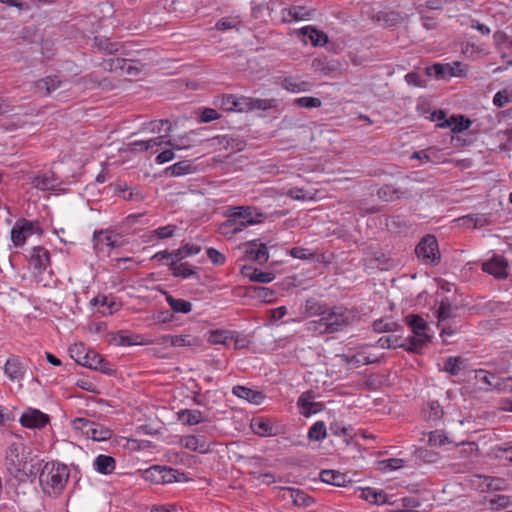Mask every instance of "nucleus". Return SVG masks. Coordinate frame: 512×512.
Listing matches in <instances>:
<instances>
[{
  "label": "nucleus",
  "instance_id": "obj_1",
  "mask_svg": "<svg viewBox=\"0 0 512 512\" xmlns=\"http://www.w3.org/2000/svg\"><path fill=\"white\" fill-rule=\"evenodd\" d=\"M70 477L67 465L59 462H47L41 469L39 482L45 494L57 497L64 491Z\"/></svg>",
  "mask_w": 512,
  "mask_h": 512
},
{
  "label": "nucleus",
  "instance_id": "obj_2",
  "mask_svg": "<svg viewBox=\"0 0 512 512\" xmlns=\"http://www.w3.org/2000/svg\"><path fill=\"white\" fill-rule=\"evenodd\" d=\"M354 314L347 308L334 307L323 312L319 319L307 323V329L318 334L334 333L351 323Z\"/></svg>",
  "mask_w": 512,
  "mask_h": 512
},
{
  "label": "nucleus",
  "instance_id": "obj_3",
  "mask_svg": "<svg viewBox=\"0 0 512 512\" xmlns=\"http://www.w3.org/2000/svg\"><path fill=\"white\" fill-rule=\"evenodd\" d=\"M224 215L227 220L219 225L218 231L224 236H232L241 232L248 225L256 223L253 216V210L250 206L228 207Z\"/></svg>",
  "mask_w": 512,
  "mask_h": 512
},
{
  "label": "nucleus",
  "instance_id": "obj_4",
  "mask_svg": "<svg viewBox=\"0 0 512 512\" xmlns=\"http://www.w3.org/2000/svg\"><path fill=\"white\" fill-rule=\"evenodd\" d=\"M405 322L412 332V336L405 339L407 350L419 351L430 340L428 324L422 317L413 314L407 315Z\"/></svg>",
  "mask_w": 512,
  "mask_h": 512
},
{
  "label": "nucleus",
  "instance_id": "obj_5",
  "mask_svg": "<svg viewBox=\"0 0 512 512\" xmlns=\"http://www.w3.org/2000/svg\"><path fill=\"white\" fill-rule=\"evenodd\" d=\"M418 259L424 264L436 265L440 262V251L435 236L426 235L415 249Z\"/></svg>",
  "mask_w": 512,
  "mask_h": 512
},
{
  "label": "nucleus",
  "instance_id": "obj_6",
  "mask_svg": "<svg viewBox=\"0 0 512 512\" xmlns=\"http://www.w3.org/2000/svg\"><path fill=\"white\" fill-rule=\"evenodd\" d=\"M429 76L437 79H447L451 77H464L467 75L468 66L463 62L453 63H435L426 69Z\"/></svg>",
  "mask_w": 512,
  "mask_h": 512
},
{
  "label": "nucleus",
  "instance_id": "obj_7",
  "mask_svg": "<svg viewBox=\"0 0 512 512\" xmlns=\"http://www.w3.org/2000/svg\"><path fill=\"white\" fill-rule=\"evenodd\" d=\"M122 236L111 230H96L93 233V246L97 252H103L105 248H118L123 245Z\"/></svg>",
  "mask_w": 512,
  "mask_h": 512
},
{
  "label": "nucleus",
  "instance_id": "obj_8",
  "mask_svg": "<svg viewBox=\"0 0 512 512\" xmlns=\"http://www.w3.org/2000/svg\"><path fill=\"white\" fill-rule=\"evenodd\" d=\"M342 357L347 364L353 367L368 365L378 361V357L369 352L368 346H360L355 350H348Z\"/></svg>",
  "mask_w": 512,
  "mask_h": 512
},
{
  "label": "nucleus",
  "instance_id": "obj_9",
  "mask_svg": "<svg viewBox=\"0 0 512 512\" xmlns=\"http://www.w3.org/2000/svg\"><path fill=\"white\" fill-rule=\"evenodd\" d=\"M136 61L131 58H112L105 60L103 63V67L105 70H109L111 72L120 71L123 74L136 76L140 72V68L135 65Z\"/></svg>",
  "mask_w": 512,
  "mask_h": 512
},
{
  "label": "nucleus",
  "instance_id": "obj_10",
  "mask_svg": "<svg viewBox=\"0 0 512 512\" xmlns=\"http://www.w3.org/2000/svg\"><path fill=\"white\" fill-rule=\"evenodd\" d=\"M50 421L47 414L35 408H27L20 416V424L29 429H41Z\"/></svg>",
  "mask_w": 512,
  "mask_h": 512
},
{
  "label": "nucleus",
  "instance_id": "obj_11",
  "mask_svg": "<svg viewBox=\"0 0 512 512\" xmlns=\"http://www.w3.org/2000/svg\"><path fill=\"white\" fill-rule=\"evenodd\" d=\"M299 413L304 417H310L322 411L323 404L314 401V395L311 391L302 393L297 400Z\"/></svg>",
  "mask_w": 512,
  "mask_h": 512
},
{
  "label": "nucleus",
  "instance_id": "obj_12",
  "mask_svg": "<svg viewBox=\"0 0 512 512\" xmlns=\"http://www.w3.org/2000/svg\"><path fill=\"white\" fill-rule=\"evenodd\" d=\"M29 261L35 271L42 273L50 265V253L42 246H35L32 248Z\"/></svg>",
  "mask_w": 512,
  "mask_h": 512
},
{
  "label": "nucleus",
  "instance_id": "obj_13",
  "mask_svg": "<svg viewBox=\"0 0 512 512\" xmlns=\"http://www.w3.org/2000/svg\"><path fill=\"white\" fill-rule=\"evenodd\" d=\"M484 272L493 275L498 279L507 277V262L502 256L495 255L482 264Z\"/></svg>",
  "mask_w": 512,
  "mask_h": 512
},
{
  "label": "nucleus",
  "instance_id": "obj_14",
  "mask_svg": "<svg viewBox=\"0 0 512 512\" xmlns=\"http://www.w3.org/2000/svg\"><path fill=\"white\" fill-rule=\"evenodd\" d=\"M91 305L96 306L102 315H112L121 308V304L112 296L98 295L90 301Z\"/></svg>",
  "mask_w": 512,
  "mask_h": 512
},
{
  "label": "nucleus",
  "instance_id": "obj_15",
  "mask_svg": "<svg viewBox=\"0 0 512 512\" xmlns=\"http://www.w3.org/2000/svg\"><path fill=\"white\" fill-rule=\"evenodd\" d=\"M94 47H96L99 52L106 55H112L115 53L128 55V53L123 49V45L118 42H113L110 38L105 36H96L94 38Z\"/></svg>",
  "mask_w": 512,
  "mask_h": 512
},
{
  "label": "nucleus",
  "instance_id": "obj_16",
  "mask_svg": "<svg viewBox=\"0 0 512 512\" xmlns=\"http://www.w3.org/2000/svg\"><path fill=\"white\" fill-rule=\"evenodd\" d=\"M25 367L18 357L12 356L7 359L4 366V373L11 381H20L25 376Z\"/></svg>",
  "mask_w": 512,
  "mask_h": 512
},
{
  "label": "nucleus",
  "instance_id": "obj_17",
  "mask_svg": "<svg viewBox=\"0 0 512 512\" xmlns=\"http://www.w3.org/2000/svg\"><path fill=\"white\" fill-rule=\"evenodd\" d=\"M181 445L193 452L206 453L210 449V444L203 436L188 435L181 439Z\"/></svg>",
  "mask_w": 512,
  "mask_h": 512
},
{
  "label": "nucleus",
  "instance_id": "obj_18",
  "mask_svg": "<svg viewBox=\"0 0 512 512\" xmlns=\"http://www.w3.org/2000/svg\"><path fill=\"white\" fill-rule=\"evenodd\" d=\"M359 498L374 505H383L388 502L387 494L383 490L372 487L361 488Z\"/></svg>",
  "mask_w": 512,
  "mask_h": 512
},
{
  "label": "nucleus",
  "instance_id": "obj_19",
  "mask_svg": "<svg viewBox=\"0 0 512 512\" xmlns=\"http://www.w3.org/2000/svg\"><path fill=\"white\" fill-rule=\"evenodd\" d=\"M283 20L287 22L309 20L313 16V11L304 6H292L282 11Z\"/></svg>",
  "mask_w": 512,
  "mask_h": 512
},
{
  "label": "nucleus",
  "instance_id": "obj_20",
  "mask_svg": "<svg viewBox=\"0 0 512 512\" xmlns=\"http://www.w3.org/2000/svg\"><path fill=\"white\" fill-rule=\"evenodd\" d=\"M178 420L188 426L202 423L205 420L204 414L196 409H182L177 412Z\"/></svg>",
  "mask_w": 512,
  "mask_h": 512
},
{
  "label": "nucleus",
  "instance_id": "obj_21",
  "mask_svg": "<svg viewBox=\"0 0 512 512\" xmlns=\"http://www.w3.org/2000/svg\"><path fill=\"white\" fill-rule=\"evenodd\" d=\"M287 493H289V497L291 498L294 505L299 507H310L314 504V499L307 494L306 492L293 488V487H287L283 489Z\"/></svg>",
  "mask_w": 512,
  "mask_h": 512
},
{
  "label": "nucleus",
  "instance_id": "obj_22",
  "mask_svg": "<svg viewBox=\"0 0 512 512\" xmlns=\"http://www.w3.org/2000/svg\"><path fill=\"white\" fill-rule=\"evenodd\" d=\"M94 469L103 475L111 474L116 468V461L109 455H98L93 462Z\"/></svg>",
  "mask_w": 512,
  "mask_h": 512
},
{
  "label": "nucleus",
  "instance_id": "obj_23",
  "mask_svg": "<svg viewBox=\"0 0 512 512\" xmlns=\"http://www.w3.org/2000/svg\"><path fill=\"white\" fill-rule=\"evenodd\" d=\"M61 84L57 77L48 76L35 82L34 87L36 92L41 96H47L52 91L56 90Z\"/></svg>",
  "mask_w": 512,
  "mask_h": 512
},
{
  "label": "nucleus",
  "instance_id": "obj_24",
  "mask_svg": "<svg viewBox=\"0 0 512 512\" xmlns=\"http://www.w3.org/2000/svg\"><path fill=\"white\" fill-rule=\"evenodd\" d=\"M300 32L303 36H305L310 42L312 45L314 46H324L327 44L328 42V37L327 35L322 32V31H319L317 29H315L314 27L312 26H305V27H302L300 29Z\"/></svg>",
  "mask_w": 512,
  "mask_h": 512
},
{
  "label": "nucleus",
  "instance_id": "obj_25",
  "mask_svg": "<svg viewBox=\"0 0 512 512\" xmlns=\"http://www.w3.org/2000/svg\"><path fill=\"white\" fill-rule=\"evenodd\" d=\"M215 105L224 111L240 112L243 110L240 99L231 94L220 97L215 101Z\"/></svg>",
  "mask_w": 512,
  "mask_h": 512
},
{
  "label": "nucleus",
  "instance_id": "obj_26",
  "mask_svg": "<svg viewBox=\"0 0 512 512\" xmlns=\"http://www.w3.org/2000/svg\"><path fill=\"white\" fill-rule=\"evenodd\" d=\"M119 343L123 346H133V345H151L154 343L151 339L140 335V334H132L128 335L123 331L119 332Z\"/></svg>",
  "mask_w": 512,
  "mask_h": 512
},
{
  "label": "nucleus",
  "instance_id": "obj_27",
  "mask_svg": "<svg viewBox=\"0 0 512 512\" xmlns=\"http://www.w3.org/2000/svg\"><path fill=\"white\" fill-rule=\"evenodd\" d=\"M282 87L291 93H300L310 90V83L294 77L285 78Z\"/></svg>",
  "mask_w": 512,
  "mask_h": 512
},
{
  "label": "nucleus",
  "instance_id": "obj_28",
  "mask_svg": "<svg viewBox=\"0 0 512 512\" xmlns=\"http://www.w3.org/2000/svg\"><path fill=\"white\" fill-rule=\"evenodd\" d=\"M32 184L39 190H52L57 186V179L54 174H43L33 178Z\"/></svg>",
  "mask_w": 512,
  "mask_h": 512
},
{
  "label": "nucleus",
  "instance_id": "obj_29",
  "mask_svg": "<svg viewBox=\"0 0 512 512\" xmlns=\"http://www.w3.org/2000/svg\"><path fill=\"white\" fill-rule=\"evenodd\" d=\"M377 346L382 349H395L403 347L407 350L405 339L399 338L395 335L382 336L377 341Z\"/></svg>",
  "mask_w": 512,
  "mask_h": 512
},
{
  "label": "nucleus",
  "instance_id": "obj_30",
  "mask_svg": "<svg viewBox=\"0 0 512 512\" xmlns=\"http://www.w3.org/2000/svg\"><path fill=\"white\" fill-rule=\"evenodd\" d=\"M167 135L158 136L149 140L144 141H134L131 143V146L134 150H141V151H149L152 150L154 147H158L162 145L163 143H166L165 138Z\"/></svg>",
  "mask_w": 512,
  "mask_h": 512
},
{
  "label": "nucleus",
  "instance_id": "obj_31",
  "mask_svg": "<svg viewBox=\"0 0 512 512\" xmlns=\"http://www.w3.org/2000/svg\"><path fill=\"white\" fill-rule=\"evenodd\" d=\"M166 301L174 312L187 314L192 310V304L187 300L177 299L166 294Z\"/></svg>",
  "mask_w": 512,
  "mask_h": 512
},
{
  "label": "nucleus",
  "instance_id": "obj_32",
  "mask_svg": "<svg viewBox=\"0 0 512 512\" xmlns=\"http://www.w3.org/2000/svg\"><path fill=\"white\" fill-rule=\"evenodd\" d=\"M171 273L174 277L177 278H189L191 276H196L199 279V275L197 273V268L189 265L187 262L180 263L179 265L172 268Z\"/></svg>",
  "mask_w": 512,
  "mask_h": 512
},
{
  "label": "nucleus",
  "instance_id": "obj_33",
  "mask_svg": "<svg viewBox=\"0 0 512 512\" xmlns=\"http://www.w3.org/2000/svg\"><path fill=\"white\" fill-rule=\"evenodd\" d=\"M113 435V431L102 424L94 423V427L87 438L94 441H106Z\"/></svg>",
  "mask_w": 512,
  "mask_h": 512
},
{
  "label": "nucleus",
  "instance_id": "obj_34",
  "mask_svg": "<svg viewBox=\"0 0 512 512\" xmlns=\"http://www.w3.org/2000/svg\"><path fill=\"white\" fill-rule=\"evenodd\" d=\"M450 129L453 133H461L467 130L472 122L463 115L451 116L449 118Z\"/></svg>",
  "mask_w": 512,
  "mask_h": 512
},
{
  "label": "nucleus",
  "instance_id": "obj_35",
  "mask_svg": "<svg viewBox=\"0 0 512 512\" xmlns=\"http://www.w3.org/2000/svg\"><path fill=\"white\" fill-rule=\"evenodd\" d=\"M476 379L479 383L483 384L482 388L486 391L494 390L498 388V384L494 383L492 379H495V376L492 374H489L485 370H478L476 371Z\"/></svg>",
  "mask_w": 512,
  "mask_h": 512
},
{
  "label": "nucleus",
  "instance_id": "obj_36",
  "mask_svg": "<svg viewBox=\"0 0 512 512\" xmlns=\"http://www.w3.org/2000/svg\"><path fill=\"white\" fill-rule=\"evenodd\" d=\"M199 344L200 339L196 336H192L189 334L174 335V339L172 340V347H187L196 346Z\"/></svg>",
  "mask_w": 512,
  "mask_h": 512
},
{
  "label": "nucleus",
  "instance_id": "obj_37",
  "mask_svg": "<svg viewBox=\"0 0 512 512\" xmlns=\"http://www.w3.org/2000/svg\"><path fill=\"white\" fill-rule=\"evenodd\" d=\"M242 252L241 260L243 261H256V240H250L239 246Z\"/></svg>",
  "mask_w": 512,
  "mask_h": 512
},
{
  "label": "nucleus",
  "instance_id": "obj_38",
  "mask_svg": "<svg viewBox=\"0 0 512 512\" xmlns=\"http://www.w3.org/2000/svg\"><path fill=\"white\" fill-rule=\"evenodd\" d=\"M320 477L323 482L335 486H341L345 481L344 475L334 470H323Z\"/></svg>",
  "mask_w": 512,
  "mask_h": 512
},
{
  "label": "nucleus",
  "instance_id": "obj_39",
  "mask_svg": "<svg viewBox=\"0 0 512 512\" xmlns=\"http://www.w3.org/2000/svg\"><path fill=\"white\" fill-rule=\"evenodd\" d=\"M192 171V164L189 161H179L166 169L171 176H181Z\"/></svg>",
  "mask_w": 512,
  "mask_h": 512
},
{
  "label": "nucleus",
  "instance_id": "obj_40",
  "mask_svg": "<svg viewBox=\"0 0 512 512\" xmlns=\"http://www.w3.org/2000/svg\"><path fill=\"white\" fill-rule=\"evenodd\" d=\"M311 440L320 441L326 437V425L323 421L315 422L308 431Z\"/></svg>",
  "mask_w": 512,
  "mask_h": 512
},
{
  "label": "nucleus",
  "instance_id": "obj_41",
  "mask_svg": "<svg viewBox=\"0 0 512 512\" xmlns=\"http://www.w3.org/2000/svg\"><path fill=\"white\" fill-rule=\"evenodd\" d=\"M15 224H19L20 227H23V232L29 237L35 233L41 234L43 231L39 227L38 222L30 221L25 218L18 219Z\"/></svg>",
  "mask_w": 512,
  "mask_h": 512
},
{
  "label": "nucleus",
  "instance_id": "obj_42",
  "mask_svg": "<svg viewBox=\"0 0 512 512\" xmlns=\"http://www.w3.org/2000/svg\"><path fill=\"white\" fill-rule=\"evenodd\" d=\"M94 421H90L86 418H75L72 421L73 428L80 431L84 436L88 437L92 428L94 427Z\"/></svg>",
  "mask_w": 512,
  "mask_h": 512
},
{
  "label": "nucleus",
  "instance_id": "obj_43",
  "mask_svg": "<svg viewBox=\"0 0 512 512\" xmlns=\"http://www.w3.org/2000/svg\"><path fill=\"white\" fill-rule=\"evenodd\" d=\"M233 394L239 398L245 399L250 403H256V391L245 386H235Z\"/></svg>",
  "mask_w": 512,
  "mask_h": 512
},
{
  "label": "nucleus",
  "instance_id": "obj_44",
  "mask_svg": "<svg viewBox=\"0 0 512 512\" xmlns=\"http://www.w3.org/2000/svg\"><path fill=\"white\" fill-rule=\"evenodd\" d=\"M27 235L23 232V227L19 224H14L11 230V240L16 247H21L25 244Z\"/></svg>",
  "mask_w": 512,
  "mask_h": 512
},
{
  "label": "nucleus",
  "instance_id": "obj_45",
  "mask_svg": "<svg viewBox=\"0 0 512 512\" xmlns=\"http://www.w3.org/2000/svg\"><path fill=\"white\" fill-rule=\"evenodd\" d=\"M258 110L270 111L273 115L280 112L279 101L276 99H258Z\"/></svg>",
  "mask_w": 512,
  "mask_h": 512
},
{
  "label": "nucleus",
  "instance_id": "obj_46",
  "mask_svg": "<svg viewBox=\"0 0 512 512\" xmlns=\"http://www.w3.org/2000/svg\"><path fill=\"white\" fill-rule=\"evenodd\" d=\"M276 434V428L268 419L258 418V436H271Z\"/></svg>",
  "mask_w": 512,
  "mask_h": 512
},
{
  "label": "nucleus",
  "instance_id": "obj_47",
  "mask_svg": "<svg viewBox=\"0 0 512 512\" xmlns=\"http://www.w3.org/2000/svg\"><path fill=\"white\" fill-rule=\"evenodd\" d=\"M294 103L299 107L304 108H319L322 105V102L317 97L303 96L294 99Z\"/></svg>",
  "mask_w": 512,
  "mask_h": 512
},
{
  "label": "nucleus",
  "instance_id": "obj_48",
  "mask_svg": "<svg viewBox=\"0 0 512 512\" xmlns=\"http://www.w3.org/2000/svg\"><path fill=\"white\" fill-rule=\"evenodd\" d=\"M176 229H177L176 225L169 224L166 226L159 227V228L151 231L150 233H151V237L155 236L158 239H166V238L172 237L174 235Z\"/></svg>",
  "mask_w": 512,
  "mask_h": 512
},
{
  "label": "nucleus",
  "instance_id": "obj_49",
  "mask_svg": "<svg viewBox=\"0 0 512 512\" xmlns=\"http://www.w3.org/2000/svg\"><path fill=\"white\" fill-rule=\"evenodd\" d=\"M87 351L83 344H75L69 348L71 357L80 365H83Z\"/></svg>",
  "mask_w": 512,
  "mask_h": 512
},
{
  "label": "nucleus",
  "instance_id": "obj_50",
  "mask_svg": "<svg viewBox=\"0 0 512 512\" xmlns=\"http://www.w3.org/2000/svg\"><path fill=\"white\" fill-rule=\"evenodd\" d=\"M454 316L453 307L446 302H442L437 310V317L439 324L444 323L447 319Z\"/></svg>",
  "mask_w": 512,
  "mask_h": 512
},
{
  "label": "nucleus",
  "instance_id": "obj_51",
  "mask_svg": "<svg viewBox=\"0 0 512 512\" xmlns=\"http://www.w3.org/2000/svg\"><path fill=\"white\" fill-rule=\"evenodd\" d=\"M512 103V94L507 90L498 91L493 97V104L496 107H504Z\"/></svg>",
  "mask_w": 512,
  "mask_h": 512
},
{
  "label": "nucleus",
  "instance_id": "obj_52",
  "mask_svg": "<svg viewBox=\"0 0 512 512\" xmlns=\"http://www.w3.org/2000/svg\"><path fill=\"white\" fill-rule=\"evenodd\" d=\"M146 480L155 484H162V466H152L144 473Z\"/></svg>",
  "mask_w": 512,
  "mask_h": 512
},
{
  "label": "nucleus",
  "instance_id": "obj_53",
  "mask_svg": "<svg viewBox=\"0 0 512 512\" xmlns=\"http://www.w3.org/2000/svg\"><path fill=\"white\" fill-rule=\"evenodd\" d=\"M239 24V20L237 17H223L219 19L216 24L215 28L220 31H226L232 28L237 27Z\"/></svg>",
  "mask_w": 512,
  "mask_h": 512
},
{
  "label": "nucleus",
  "instance_id": "obj_54",
  "mask_svg": "<svg viewBox=\"0 0 512 512\" xmlns=\"http://www.w3.org/2000/svg\"><path fill=\"white\" fill-rule=\"evenodd\" d=\"M462 359L460 357H449L444 365V369L451 375H457L461 370Z\"/></svg>",
  "mask_w": 512,
  "mask_h": 512
},
{
  "label": "nucleus",
  "instance_id": "obj_55",
  "mask_svg": "<svg viewBox=\"0 0 512 512\" xmlns=\"http://www.w3.org/2000/svg\"><path fill=\"white\" fill-rule=\"evenodd\" d=\"M101 355L94 350L88 349L87 353L85 354L84 363L82 366H85L87 368L93 369L97 367V364L101 361Z\"/></svg>",
  "mask_w": 512,
  "mask_h": 512
},
{
  "label": "nucleus",
  "instance_id": "obj_56",
  "mask_svg": "<svg viewBox=\"0 0 512 512\" xmlns=\"http://www.w3.org/2000/svg\"><path fill=\"white\" fill-rule=\"evenodd\" d=\"M373 327L376 332L383 333L394 330L396 323L390 319H379L374 322Z\"/></svg>",
  "mask_w": 512,
  "mask_h": 512
},
{
  "label": "nucleus",
  "instance_id": "obj_57",
  "mask_svg": "<svg viewBox=\"0 0 512 512\" xmlns=\"http://www.w3.org/2000/svg\"><path fill=\"white\" fill-rule=\"evenodd\" d=\"M431 121L436 123V126L439 128H448L450 127L449 118L446 117L444 111H434L430 116Z\"/></svg>",
  "mask_w": 512,
  "mask_h": 512
},
{
  "label": "nucleus",
  "instance_id": "obj_58",
  "mask_svg": "<svg viewBox=\"0 0 512 512\" xmlns=\"http://www.w3.org/2000/svg\"><path fill=\"white\" fill-rule=\"evenodd\" d=\"M231 338L227 335L226 331L216 330L212 331L209 336V342L211 344H224L227 345Z\"/></svg>",
  "mask_w": 512,
  "mask_h": 512
},
{
  "label": "nucleus",
  "instance_id": "obj_59",
  "mask_svg": "<svg viewBox=\"0 0 512 512\" xmlns=\"http://www.w3.org/2000/svg\"><path fill=\"white\" fill-rule=\"evenodd\" d=\"M428 441L433 446H442L449 442L447 436L438 430L429 433Z\"/></svg>",
  "mask_w": 512,
  "mask_h": 512
},
{
  "label": "nucleus",
  "instance_id": "obj_60",
  "mask_svg": "<svg viewBox=\"0 0 512 512\" xmlns=\"http://www.w3.org/2000/svg\"><path fill=\"white\" fill-rule=\"evenodd\" d=\"M489 503L492 509L498 510L508 507L510 504V498L506 495H495L490 498Z\"/></svg>",
  "mask_w": 512,
  "mask_h": 512
},
{
  "label": "nucleus",
  "instance_id": "obj_61",
  "mask_svg": "<svg viewBox=\"0 0 512 512\" xmlns=\"http://www.w3.org/2000/svg\"><path fill=\"white\" fill-rule=\"evenodd\" d=\"M426 162H431L434 164L444 163V155L440 149L430 147L427 149Z\"/></svg>",
  "mask_w": 512,
  "mask_h": 512
},
{
  "label": "nucleus",
  "instance_id": "obj_62",
  "mask_svg": "<svg viewBox=\"0 0 512 512\" xmlns=\"http://www.w3.org/2000/svg\"><path fill=\"white\" fill-rule=\"evenodd\" d=\"M179 474L178 470L169 468L166 466H162V484L172 483L174 481H178L177 475Z\"/></svg>",
  "mask_w": 512,
  "mask_h": 512
},
{
  "label": "nucleus",
  "instance_id": "obj_63",
  "mask_svg": "<svg viewBox=\"0 0 512 512\" xmlns=\"http://www.w3.org/2000/svg\"><path fill=\"white\" fill-rule=\"evenodd\" d=\"M275 298V292L266 287H258V302L270 303Z\"/></svg>",
  "mask_w": 512,
  "mask_h": 512
},
{
  "label": "nucleus",
  "instance_id": "obj_64",
  "mask_svg": "<svg viewBox=\"0 0 512 512\" xmlns=\"http://www.w3.org/2000/svg\"><path fill=\"white\" fill-rule=\"evenodd\" d=\"M207 256L215 265H223L226 261L225 256L215 248H208Z\"/></svg>",
  "mask_w": 512,
  "mask_h": 512
}]
</instances>
